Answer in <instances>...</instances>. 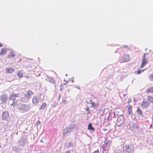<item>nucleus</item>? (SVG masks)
I'll return each instance as SVG.
<instances>
[{"instance_id": "nucleus-1", "label": "nucleus", "mask_w": 153, "mask_h": 153, "mask_svg": "<svg viewBox=\"0 0 153 153\" xmlns=\"http://www.w3.org/2000/svg\"><path fill=\"white\" fill-rule=\"evenodd\" d=\"M19 93L15 94L14 93H12L10 94L9 97V100L13 101V103L11 104V106H14L16 105L18 101L16 99L17 98H19Z\"/></svg>"}, {"instance_id": "nucleus-2", "label": "nucleus", "mask_w": 153, "mask_h": 153, "mask_svg": "<svg viewBox=\"0 0 153 153\" xmlns=\"http://www.w3.org/2000/svg\"><path fill=\"white\" fill-rule=\"evenodd\" d=\"M124 153H132L133 152V146L132 144L126 145L123 147Z\"/></svg>"}, {"instance_id": "nucleus-3", "label": "nucleus", "mask_w": 153, "mask_h": 153, "mask_svg": "<svg viewBox=\"0 0 153 153\" xmlns=\"http://www.w3.org/2000/svg\"><path fill=\"white\" fill-rule=\"evenodd\" d=\"M18 108L19 110L23 112H25L28 111L29 109L30 106L29 105L20 104L18 105Z\"/></svg>"}, {"instance_id": "nucleus-4", "label": "nucleus", "mask_w": 153, "mask_h": 153, "mask_svg": "<svg viewBox=\"0 0 153 153\" xmlns=\"http://www.w3.org/2000/svg\"><path fill=\"white\" fill-rule=\"evenodd\" d=\"M146 53H145L142 56V62L140 67V68H143L148 63V61L146 57Z\"/></svg>"}, {"instance_id": "nucleus-5", "label": "nucleus", "mask_w": 153, "mask_h": 153, "mask_svg": "<svg viewBox=\"0 0 153 153\" xmlns=\"http://www.w3.org/2000/svg\"><path fill=\"white\" fill-rule=\"evenodd\" d=\"M111 143V141L106 139L105 140L103 147L105 150H108L110 148V146Z\"/></svg>"}, {"instance_id": "nucleus-6", "label": "nucleus", "mask_w": 153, "mask_h": 153, "mask_svg": "<svg viewBox=\"0 0 153 153\" xmlns=\"http://www.w3.org/2000/svg\"><path fill=\"white\" fill-rule=\"evenodd\" d=\"M41 94L36 95L33 97L32 100V102L33 104L36 105L39 102V100H41Z\"/></svg>"}, {"instance_id": "nucleus-7", "label": "nucleus", "mask_w": 153, "mask_h": 153, "mask_svg": "<svg viewBox=\"0 0 153 153\" xmlns=\"http://www.w3.org/2000/svg\"><path fill=\"white\" fill-rule=\"evenodd\" d=\"M34 94L33 92L31 90H29L27 91L25 94L24 97L29 100L31 97V96Z\"/></svg>"}, {"instance_id": "nucleus-8", "label": "nucleus", "mask_w": 153, "mask_h": 153, "mask_svg": "<svg viewBox=\"0 0 153 153\" xmlns=\"http://www.w3.org/2000/svg\"><path fill=\"white\" fill-rule=\"evenodd\" d=\"M129 60V56L128 55H124L120 59V62L121 63L128 61Z\"/></svg>"}, {"instance_id": "nucleus-9", "label": "nucleus", "mask_w": 153, "mask_h": 153, "mask_svg": "<svg viewBox=\"0 0 153 153\" xmlns=\"http://www.w3.org/2000/svg\"><path fill=\"white\" fill-rule=\"evenodd\" d=\"M150 103L147 100L144 99L142 102L141 106L143 108H145L148 107Z\"/></svg>"}, {"instance_id": "nucleus-10", "label": "nucleus", "mask_w": 153, "mask_h": 153, "mask_svg": "<svg viewBox=\"0 0 153 153\" xmlns=\"http://www.w3.org/2000/svg\"><path fill=\"white\" fill-rule=\"evenodd\" d=\"M9 114L8 112L4 111L2 114V117L3 120H7L9 118Z\"/></svg>"}, {"instance_id": "nucleus-11", "label": "nucleus", "mask_w": 153, "mask_h": 153, "mask_svg": "<svg viewBox=\"0 0 153 153\" xmlns=\"http://www.w3.org/2000/svg\"><path fill=\"white\" fill-rule=\"evenodd\" d=\"M14 70V68L12 67H7L5 68V72L6 74L12 73Z\"/></svg>"}, {"instance_id": "nucleus-12", "label": "nucleus", "mask_w": 153, "mask_h": 153, "mask_svg": "<svg viewBox=\"0 0 153 153\" xmlns=\"http://www.w3.org/2000/svg\"><path fill=\"white\" fill-rule=\"evenodd\" d=\"M0 100L1 101L2 103H5L7 100V96L6 95L3 94L0 96Z\"/></svg>"}, {"instance_id": "nucleus-13", "label": "nucleus", "mask_w": 153, "mask_h": 153, "mask_svg": "<svg viewBox=\"0 0 153 153\" xmlns=\"http://www.w3.org/2000/svg\"><path fill=\"white\" fill-rule=\"evenodd\" d=\"M147 100L149 102V103L153 104V97L150 95L147 96Z\"/></svg>"}, {"instance_id": "nucleus-14", "label": "nucleus", "mask_w": 153, "mask_h": 153, "mask_svg": "<svg viewBox=\"0 0 153 153\" xmlns=\"http://www.w3.org/2000/svg\"><path fill=\"white\" fill-rule=\"evenodd\" d=\"M128 112L129 115H130L132 111V107L131 105H129L127 106Z\"/></svg>"}, {"instance_id": "nucleus-15", "label": "nucleus", "mask_w": 153, "mask_h": 153, "mask_svg": "<svg viewBox=\"0 0 153 153\" xmlns=\"http://www.w3.org/2000/svg\"><path fill=\"white\" fill-rule=\"evenodd\" d=\"M7 49L5 48H2L0 52V55L2 56L4 55L7 51Z\"/></svg>"}, {"instance_id": "nucleus-16", "label": "nucleus", "mask_w": 153, "mask_h": 153, "mask_svg": "<svg viewBox=\"0 0 153 153\" xmlns=\"http://www.w3.org/2000/svg\"><path fill=\"white\" fill-rule=\"evenodd\" d=\"M146 92L148 93H153V86H151L148 88L146 91Z\"/></svg>"}, {"instance_id": "nucleus-17", "label": "nucleus", "mask_w": 153, "mask_h": 153, "mask_svg": "<svg viewBox=\"0 0 153 153\" xmlns=\"http://www.w3.org/2000/svg\"><path fill=\"white\" fill-rule=\"evenodd\" d=\"M15 53L14 51H12L10 52V54L8 55L7 57L8 58L13 57L15 56Z\"/></svg>"}, {"instance_id": "nucleus-18", "label": "nucleus", "mask_w": 153, "mask_h": 153, "mask_svg": "<svg viewBox=\"0 0 153 153\" xmlns=\"http://www.w3.org/2000/svg\"><path fill=\"white\" fill-rule=\"evenodd\" d=\"M46 106V104L45 102H43L39 108L40 110L44 109Z\"/></svg>"}, {"instance_id": "nucleus-19", "label": "nucleus", "mask_w": 153, "mask_h": 153, "mask_svg": "<svg viewBox=\"0 0 153 153\" xmlns=\"http://www.w3.org/2000/svg\"><path fill=\"white\" fill-rule=\"evenodd\" d=\"M88 130H91L93 131H94V129L92 126V125L91 123H89L88 124Z\"/></svg>"}, {"instance_id": "nucleus-20", "label": "nucleus", "mask_w": 153, "mask_h": 153, "mask_svg": "<svg viewBox=\"0 0 153 153\" xmlns=\"http://www.w3.org/2000/svg\"><path fill=\"white\" fill-rule=\"evenodd\" d=\"M17 75L20 78H21L23 76V74L21 71H19Z\"/></svg>"}, {"instance_id": "nucleus-21", "label": "nucleus", "mask_w": 153, "mask_h": 153, "mask_svg": "<svg viewBox=\"0 0 153 153\" xmlns=\"http://www.w3.org/2000/svg\"><path fill=\"white\" fill-rule=\"evenodd\" d=\"M137 111L138 114L142 116L143 114L142 111L139 108H137Z\"/></svg>"}, {"instance_id": "nucleus-22", "label": "nucleus", "mask_w": 153, "mask_h": 153, "mask_svg": "<svg viewBox=\"0 0 153 153\" xmlns=\"http://www.w3.org/2000/svg\"><path fill=\"white\" fill-rule=\"evenodd\" d=\"M144 71V69L142 71L140 70H139L137 71H135L134 73L135 74H139L141 73L142 71Z\"/></svg>"}, {"instance_id": "nucleus-23", "label": "nucleus", "mask_w": 153, "mask_h": 153, "mask_svg": "<svg viewBox=\"0 0 153 153\" xmlns=\"http://www.w3.org/2000/svg\"><path fill=\"white\" fill-rule=\"evenodd\" d=\"M117 122L119 123L120 124H122L123 123V120L122 119V120H120V119L119 118H118L117 119Z\"/></svg>"}, {"instance_id": "nucleus-24", "label": "nucleus", "mask_w": 153, "mask_h": 153, "mask_svg": "<svg viewBox=\"0 0 153 153\" xmlns=\"http://www.w3.org/2000/svg\"><path fill=\"white\" fill-rule=\"evenodd\" d=\"M86 110L87 112V114H88L90 113V111L88 107H87L86 108Z\"/></svg>"}, {"instance_id": "nucleus-25", "label": "nucleus", "mask_w": 153, "mask_h": 153, "mask_svg": "<svg viewBox=\"0 0 153 153\" xmlns=\"http://www.w3.org/2000/svg\"><path fill=\"white\" fill-rule=\"evenodd\" d=\"M149 79L151 81H153V73L149 76Z\"/></svg>"}, {"instance_id": "nucleus-26", "label": "nucleus", "mask_w": 153, "mask_h": 153, "mask_svg": "<svg viewBox=\"0 0 153 153\" xmlns=\"http://www.w3.org/2000/svg\"><path fill=\"white\" fill-rule=\"evenodd\" d=\"M91 103L93 107H94L95 106V104L94 102H91Z\"/></svg>"}, {"instance_id": "nucleus-27", "label": "nucleus", "mask_w": 153, "mask_h": 153, "mask_svg": "<svg viewBox=\"0 0 153 153\" xmlns=\"http://www.w3.org/2000/svg\"><path fill=\"white\" fill-rule=\"evenodd\" d=\"M131 100L130 99H128L127 103L128 104H129L130 102H131Z\"/></svg>"}, {"instance_id": "nucleus-28", "label": "nucleus", "mask_w": 153, "mask_h": 153, "mask_svg": "<svg viewBox=\"0 0 153 153\" xmlns=\"http://www.w3.org/2000/svg\"><path fill=\"white\" fill-rule=\"evenodd\" d=\"M103 130L104 131H106L108 129L106 128H103Z\"/></svg>"}, {"instance_id": "nucleus-29", "label": "nucleus", "mask_w": 153, "mask_h": 153, "mask_svg": "<svg viewBox=\"0 0 153 153\" xmlns=\"http://www.w3.org/2000/svg\"><path fill=\"white\" fill-rule=\"evenodd\" d=\"M65 153H71V152L70 151H67L65 152Z\"/></svg>"}, {"instance_id": "nucleus-30", "label": "nucleus", "mask_w": 153, "mask_h": 153, "mask_svg": "<svg viewBox=\"0 0 153 153\" xmlns=\"http://www.w3.org/2000/svg\"><path fill=\"white\" fill-rule=\"evenodd\" d=\"M99 153V151H98V150H97V151H95L94 152V153Z\"/></svg>"}, {"instance_id": "nucleus-31", "label": "nucleus", "mask_w": 153, "mask_h": 153, "mask_svg": "<svg viewBox=\"0 0 153 153\" xmlns=\"http://www.w3.org/2000/svg\"><path fill=\"white\" fill-rule=\"evenodd\" d=\"M64 81H65V82L64 83V84H65V85H66V84H67L68 82H67V81H65V80H64Z\"/></svg>"}, {"instance_id": "nucleus-32", "label": "nucleus", "mask_w": 153, "mask_h": 153, "mask_svg": "<svg viewBox=\"0 0 153 153\" xmlns=\"http://www.w3.org/2000/svg\"><path fill=\"white\" fill-rule=\"evenodd\" d=\"M3 46V45L0 42V47H1Z\"/></svg>"}, {"instance_id": "nucleus-33", "label": "nucleus", "mask_w": 153, "mask_h": 153, "mask_svg": "<svg viewBox=\"0 0 153 153\" xmlns=\"http://www.w3.org/2000/svg\"><path fill=\"white\" fill-rule=\"evenodd\" d=\"M40 75V74H38V75H36V76H39Z\"/></svg>"}, {"instance_id": "nucleus-34", "label": "nucleus", "mask_w": 153, "mask_h": 153, "mask_svg": "<svg viewBox=\"0 0 153 153\" xmlns=\"http://www.w3.org/2000/svg\"><path fill=\"white\" fill-rule=\"evenodd\" d=\"M63 85H62H62H60V87H62V86H63Z\"/></svg>"}, {"instance_id": "nucleus-35", "label": "nucleus", "mask_w": 153, "mask_h": 153, "mask_svg": "<svg viewBox=\"0 0 153 153\" xmlns=\"http://www.w3.org/2000/svg\"><path fill=\"white\" fill-rule=\"evenodd\" d=\"M60 94H59V98H60Z\"/></svg>"}, {"instance_id": "nucleus-36", "label": "nucleus", "mask_w": 153, "mask_h": 153, "mask_svg": "<svg viewBox=\"0 0 153 153\" xmlns=\"http://www.w3.org/2000/svg\"><path fill=\"white\" fill-rule=\"evenodd\" d=\"M77 88H78V89H80V88H79V87H77Z\"/></svg>"}, {"instance_id": "nucleus-37", "label": "nucleus", "mask_w": 153, "mask_h": 153, "mask_svg": "<svg viewBox=\"0 0 153 153\" xmlns=\"http://www.w3.org/2000/svg\"><path fill=\"white\" fill-rule=\"evenodd\" d=\"M60 89H61V90L62 89L61 88H60Z\"/></svg>"}]
</instances>
